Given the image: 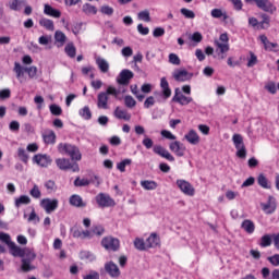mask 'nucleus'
Here are the masks:
<instances>
[{
  "instance_id": "40",
  "label": "nucleus",
  "mask_w": 279,
  "mask_h": 279,
  "mask_svg": "<svg viewBox=\"0 0 279 279\" xmlns=\"http://www.w3.org/2000/svg\"><path fill=\"white\" fill-rule=\"evenodd\" d=\"M269 15L262 14V22H259L260 29H269V23H270Z\"/></svg>"
},
{
  "instance_id": "36",
  "label": "nucleus",
  "mask_w": 279,
  "mask_h": 279,
  "mask_svg": "<svg viewBox=\"0 0 279 279\" xmlns=\"http://www.w3.org/2000/svg\"><path fill=\"white\" fill-rule=\"evenodd\" d=\"M134 246L136 250H140V252H144L147 250V242L141 238H136L134 241Z\"/></svg>"
},
{
  "instance_id": "43",
  "label": "nucleus",
  "mask_w": 279,
  "mask_h": 279,
  "mask_svg": "<svg viewBox=\"0 0 279 279\" xmlns=\"http://www.w3.org/2000/svg\"><path fill=\"white\" fill-rule=\"evenodd\" d=\"M257 182L263 189H269V181L267 180V177H265V174H259L257 178Z\"/></svg>"
},
{
  "instance_id": "50",
  "label": "nucleus",
  "mask_w": 279,
  "mask_h": 279,
  "mask_svg": "<svg viewBox=\"0 0 279 279\" xmlns=\"http://www.w3.org/2000/svg\"><path fill=\"white\" fill-rule=\"evenodd\" d=\"M0 241H2V243H5L8 247L13 243L12 238H10V234L3 232H0Z\"/></svg>"
},
{
  "instance_id": "52",
  "label": "nucleus",
  "mask_w": 279,
  "mask_h": 279,
  "mask_svg": "<svg viewBox=\"0 0 279 279\" xmlns=\"http://www.w3.org/2000/svg\"><path fill=\"white\" fill-rule=\"evenodd\" d=\"M100 12L102 14H107V16H112V14H114V9H112L110 5H102L100 8Z\"/></svg>"
},
{
  "instance_id": "45",
  "label": "nucleus",
  "mask_w": 279,
  "mask_h": 279,
  "mask_svg": "<svg viewBox=\"0 0 279 279\" xmlns=\"http://www.w3.org/2000/svg\"><path fill=\"white\" fill-rule=\"evenodd\" d=\"M259 245L260 247H269L271 245V235L265 234L262 236Z\"/></svg>"
},
{
  "instance_id": "16",
  "label": "nucleus",
  "mask_w": 279,
  "mask_h": 279,
  "mask_svg": "<svg viewBox=\"0 0 279 279\" xmlns=\"http://www.w3.org/2000/svg\"><path fill=\"white\" fill-rule=\"evenodd\" d=\"M33 161L39 167L47 168L51 165L52 160L49 155H35Z\"/></svg>"
},
{
  "instance_id": "4",
  "label": "nucleus",
  "mask_w": 279,
  "mask_h": 279,
  "mask_svg": "<svg viewBox=\"0 0 279 279\" xmlns=\"http://www.w3.org/2000/svg\"><path fill=\"white\" fill-rule=\"evenodd\" d=\"M58 151L59 154H66L70 156L71 160H82V153H80V148H77L75 145L60 143L58 145Z\"/></svg>"
},
{
  "instance_id": "38",
  "label": "nucleus",
  "mask_w": 279,
  "mask_h": 279,
  "mask_svg": "<svg viewBox=\"0 0 279 279\" xmlns=\"http://www.w3.org/2000/svg\"><path fill=\"white\" fill-rule=\"evenodd\" d=\"M64 51L66 56H69V58H75L77 50L75 49V45H73V43H70L65 46Z\"/></svg>"
},
{
  "instance_id": "41",
  "label": "nucleus",
  "mask_w": 279,
  "mask_h": 279,
  "mask_svg": "<svg viewBox=\"0 0 279 279\" xmlns=\"http://www.w3.org/2000/svg\"><path fill=\"white\" fill-rule=\"evenodd\" d=\"M130 165H132V159H124L117 165V169L121 171V173H125V167H130Z\"/></svg>"
},
{
  "instance_id": "26",
  "label": "nucleus",
  "mask_w": 279,
  "mask_h": 279,
  "mask_svg": "<svg viewBox=\"0 0 279 279\" xmlns=\"http://www.w3.org/2000/svg\"><path fill=\"white\" fill-rule=\"evenodd\" d=\"M71 206H75L76 208H84L86 203L82 199V196L74 194L70 197Z\"/></svg>"
},
{
  "instance_id": "63",
  "label": "nucleus",
  "mask_w": 279,
  "mask_h": 279,
  "mask_svg": "<svg viewBox=\"0 0 279 279\" xmlns=\"http://www.w3.org/2000/svg\"><path fill=\"white\" fill-rule=\"evenodd\" d=\"M83 279H99V272L90 270L89 274L83 277Z\"/></svg>"
},
{
  "instance_id": "33",
  "label": "nucleus",
  "mask_w": 279,
  "mask_h": 279,
  "mask_svg": "<svg viewBox=\"0 0 279 279\" xmlns=\"http://www.w3.org/2000/svg\"><path fill=\"white\" fill-rule=\"evenodd\" d=\"M262 208L266 215H271L276 210V203L271 202V198L267 204H262Z\"/></svg>"
},
{
  "instance_id": "59",
  "label": "nucleus",
  "mask_w": 279,
  "mask_h": 279,
  "mask_svg": "<svg viewBox=\"0 0 279 279\" xmlns=\"http://www.w3.org/2000/svg\"><path fill=\"white\" fill-rule=\"evenodd\" d=\"M250 56L251 58L248 59L247 66L252 68L255 66V64H257L258 58L256 57V54H254V52H250Z\"/></svg>"
},
{
  "instance_id": "17",
  "label": "nucleus",
  "mask_w": 279,
  "mask_h": 279,
  "mask_svg": "<svg viewBox=\"0 0 279 279\" xmlns=\"http://www.w3.org/2000/svg\"><path fill=\"white\" fill-rule=\"evenodd\" d=\"M260 43L264 45L266 51H279V46L277 43H271L265 35L259 36Z\"/></svg>"
},
{
  "instance_id": "3",
  "label": "nucleus",
  "mask_w": 279,
  "mask_h": 279,
  "mask_svg": "<svg viewBox=\"0 0 279 279\" xmlns=\"http://www.w3.org/2000/svg\"><path fill=\"white\" fill-rule=\"evenodd\" d=\"M229 40L230 38H228V34L226 33L221 34L219 39L215 40L216 53H218L219 60H226V53L230 51Z\"/></svg>"
},
{
  "instance_id": "44",
  "label": "nucleus",
  "mask_w": 279,
  "mask_h": 279,
  "mask_svg": "<svg viewBox=\"0 0 279 279\" xmlns=\"http://www.w3.org/2000/svg\"><path fill=\"white\" fill-rule=\"evenodd\" d=\"M34 268V266H32V262L27 260L25 258H22V271H32Z\"/></svg>"
},
{
  "instance_id": "48",
  "label": "nucleus",
  "mask_w": 279,
  "mask_h": 279,
  "mask_svg": "<svg viewBox=\"0 0 279 279\" xmlns=\"http://www.w3.org/2000/svg\"><path fill=\"white\" fill-rule=\"evenodd\" d=\"M24 256H22L21 258H25L26 260H34L36 258V253H34L33 251L28 250V248H24Z\"/></svg>"
},
{
  "instance_id": "2",
  "label": "nucleus",
  "mask_w": 279,
  "mask_h": 279,
  "mask_svg": "<svg viewBox=\"0 0 279 279\" xmlns=\"http://www.w3.org/2000/svg\"><path fill=\"white\" fill-rule=\"evenodd\" d=\"M120 90L112 86H109L106 92H101L97 96V106L100 110H108V95H112L116 99H119Z\"/></svg>"
},
{
  "instance_id": "27",
  "label": "nucleus",
  "mask_w": 279,
  "mask_h": 279,
  "mask_svg": "<svg viewBox=\"0 0 279 279\" xmlns=\"http://www.w3.org/2000/svg\"><path fill=\"white\" fill-rule=\"evenodd\" d=\"M241 228L244 232H247V234H254V230H256V226L250 219L244 220L241 225Z\"/></svg>"
},
{
  "instance_id": "11",
  "label": "nucleus",
  "mask_w": 279,
  "mask_h": 279,
  "mask_svg": "<svg viewBox=\"0 0 279 279\" xmlns=\"http://www.w3.org/2000/svg\"><path fill=\"white\" fill-rule=\"evenodd\" d=\"M177 186L184 193V195H189V197H193L195 195V187L186 180H178Z\"/></svg>"
},
{
  "instance_id": "46",
  "label": "nucleus",
  "mask_w": 279,
  "mask_h": 279,
  "mask_svg": "<svg viewBox=\"0 0 279 279\" xmlns=\"http://www.w3.org/2000/svg\"><path fill=\"white\" fill-rule=\"evenodd\" d=\"M124 106H126V108H134L136 106V100L132 96H125Z\"/></svg>"
},
{
  "instance_id": "61",
  "label": "nucleus",
  "mask_w": 279,
  "mask_h": 279,
  "mask_svg": "<svg viewBox=\"0 0 279 279\" xmlns=\"http://www.w3.org/2000/svg\"><path fill=\"white\" fill-rule=\"evenodd\" d=\"M10 10H14L15 12H19L21 10V2L19 0H13L9 3Z\"/></svg>"
},
{
  "instance_id": "62",
  "label": "nucleus",
  "mask_w": 279,
  "mask_h": 279,
  "mask_svg": "<svg viewBox=\"0 0 279 279\" xmlns=\"http://www.w3.org/2000/svg\"><path fill=\"white\" fill-rule=\"evenodd\" d=\"M191 40H193V43H199L201 40L204 39V37L202 36V33L196 32L193 35H190Z\"/></svg>"
},
{
  "instance_id": "34",
  "label": "nucleus",
  "mask_w": 279,
  "mask_h": 279,
  "mask_svg": "<svg viewBox=\"0 0 279 279\" xmlns=\"http://www.w3.org/2000/svg\"><path fill=\"white\" fill-rule=\"evenodd\" d=\"M32 203V198H29V196L27 195H22L19 198L15 199V206L16 208H21V206L23 205H27Z\"/></svg>"
},
{
  "instance_id": "21",
  "label": "nucleus",
  "mask_w": 279,
  "mask_h": 279,
  "mask_svg": "<svg viewBox=\"0 0 279 279\" xmlns=\"http://www.w3.org/2000/svg\"><path fill=\"white\" fill-rule=\"evenodd\" d=\"M160 245V238L156 233H151L146 240V247L150 250L151 247H158Z\"/></svg>"
},
{
  "instance_id": "18",
  "label": "nucleus",
  "mask_w": 279,
  "mask_h": 279,
  "mask_svg": "<svg viewBox=\"0 0 279 279\" xmlns=\"http://www.w3.org/2000/svg\"><path fill=\"white\" fill-rule=\"evenodd\" d=\"M173 77L177 82H189L193 77V74H190L186 70H175Z\"/></svg>"
},
{
  "instance_id": "53",
  "label": "nucleus",
  "mask_w": 279,
  "mask_h": 279,
  "mask_svg": "<svg viewBox=\"0 0 279 279\" xmlns=\"http://www.w3.org/2000/svg\"><path fill=\"white\" fill-rule=\"evenodd\" d=\"M169 62L170 64H174L175 66H180V57L175 53H170L169 54Z\"/></svg>"
},
{
  "instance_id": "60",
  "label": "nucleus",
  "mask_w": 279,
  "mask_h": 279,
  "mask_svg": "<svg viewBox=\"0 0 279 279\" xmlns=\"http://www.w3.org/2000/svg\"><path fill=\"white\" fill-rule=\"evenodd\" d=\"M181 14H183L185 19H195V12L189 9H181Z\"/></svg>"
},
{
  "instance_id": "35",
  "label": "nucleus",
  "mask_w": 279,
  "mask_h": 279,
  "mask_svg": "<svg viewBox=\"0 0 279 279\" xmlns=\"http://www.w3.org/2000/svg\"><path fill=\"white\" fill-rule=\"evenodd\" d=\"M83 12L85 14H87L88 16H93V15L97 14V8L93 4L86 3L83 5Z\"/></svg>"
},
{
  "instance_id": "30",
  "label": "nucleus",
  "mask_w": 279,
  "mask_h": 279,
  "mask_svg": "<svg viewBox=\"0 0 279 279\" xmlns=\"http://www.w3.org/2000/svg\"><path fill=\"white\" fill-rule=\"evenodd\" d=\"M160 86L162 88L163 97L169 99V97H171V88H169V82H167L166 77L161 78Z\"/></svg>"
},
{
  "instance_id": "7",
  "label": "nucleus",
  "mask_w": 279,
  "mask_h": 279,
  "mask_svg": "<svg viewBox=\"0 0 279 279\" xmlns=\"http://www.w3.org/2000/svg\"><path fill=\"white\" fill-rule=\"evenodd\" d=\"M245 3H255L256 8L263 12H268L269 14H274L277 10L276 5L269 0H245Z\"/></svg>"
},
{
  "instance_id": "49",
  "label": "nucleus",
  "mask_w": 279,
  "mask_h": 279,
  "mask_svg": "<svg viewBox=\"0 0 279 279\" xmlns=\"http://www.w3.org/2000/svg\"><path fill=\"white\" fill-rule=\"evenodd\" d=\"M211 16L214 19H221V16H223V19H228V15L226 13H223V11H221V9L211 10Z\"/></svg>"
},
{
  "instance_id": "24",
  "label": "nucleus",
  "mask_w": 279,
  "mask_h": 279,
  "mask_svg": "<svg viewBox=\"0 0 279 279\" xmlns=\"http://www.w3.org/2000/svg\"><path fill=\"white\" fill-rule=\"evenodd\" d=\"M43 138L44 143H46L47 145H53V143H56V132H53L52 130H47L43 134Z\"/></svg>"
},
{
  "instance_id": "55",
  "label": "nucleus",
  "mask_w": 279,
  "mask_h": 279,
  "mask_svg": "<svg viewBox=\"0 0 279 279\" xmlns=\"http://www.w3.org/2000/svg\"><path fill=\"white\" fill-rule=\"evenodd\" d=\"M88 184H90V180L88 179L76 178L74 181V185L76 186H88Z\"/></svg>"
},
{
  "instance_id": "56",
  "label": "nucleus",
  "mask_w": 279,
  "mask_h": 279,
  "mask_svg": "<svg viewBox=\"0 0 279 279\" xmlns=\"http://www.w3.org/2000/svg\"><path fill=\"white\" fill-rule=\"evenodd\" d=\"M104 232H106V230L101 226H96V227H93V229H92L93 236H95V234L97 236H101V234H104Z\"/></svg>"
},
{
  "instance_id": "5",
  "label": "nucleus",
  "mask_w": 279,
  "mask_h": 279,
  "mask_svg": "<svg viewBox=\"0 0 279 279\" xmlns=\"http://www.w3.org/2000/svg\"><path fill=\"white\" fill-rule=\"evenodd\" d=\"M56 165L58 167V169H60L61 171H73L74 173H77V171H80V165H77L76 162H71L70 159L66 158H58L56 159Z\"/></svg>"
},
{
  "instance_id": "57",
  "label": "nucleus",
  "mask_w": 279,
  "mask_h": 279,
  "mask_svg": "<svg viewBox=\"0 0 279 279\" xmlns=\"http://www.w3.org/2000/svg\"><path fill=\"white\" fill-rule=\"evenodd\" d=\"M28 221L33 223H40V217H38L36 210L32 209V213L28 217Z\"/></svg>"
},
{
  "instance_id": "22",
  "label": "nucleus",
  "mask_w": 279,
  "mask_h": 279,
  "mask_svg": "<svg viewBox=\"0 0 279 279\" xmlns=\"http://www.w3.org/2000/svg\"><path fill=\"white\" fill-rule=\"evenodd\" d=\"M44 14H47V16H52L53 19H60V16H62V13L60 12V10L53 9L49 4H45Z\"/></svg>"
},
{
  "instance_id": "8",
  "label": "nucleus",
  "mask_w": 279,
  "mask_h": 279,
  "mask_svg": "<svg viewBox=\"0 0 279 279\" xmlns=\"http://www.w3.org/2000/svg\"><path fill=\"white\" fill-rule=\"evenodd\" d=\"M101 245L109 252H117L121 246L119 239L112 236H106L101 240Z\"/></svg>"
},
{
  "instance_id": "23",
  "label": "nucleus",
  "mask_w": 279,
  "mask_h": 279,
  "mask_svg": "<svg viewBox=\"0 0 279 279\" xmlns=\"http://www.w3.org/2000/svg\"><path fill=\"white\" fill-rule=\"evenodd\" d=\"M113 114L116 119H123V121H130L132 119V116L125 109H121V107H117Z\"/></svg>"
},
{
  "instance_id": "6",
  "label": "nucleus",
  "mask_w": 279,
  "mask_h": 279,
  "mask_svg": "<svg viewBox=\"0 0 279 279\" xmlns=\"http://www.w3.org/2000/svg\"><path fill=\"white\" fill-rule=\"evenodd\" d=\"M234 147L236 149L238 158H247V149H245V144L243 143V136L241 134H234L232 137Z\"/></svg>"
},
{
  "instance_id": "54",
  "label": "nucleus",
  "mask_w": 279,
  "mask_h": 279,
  "mask_svg": "<svg viewBox=\"0 0 279 279\" xmlns=\"http://www.w3.org/2000/svg\"><path fill=\"white\" fill-rule=\"evenodd\" d=\"M29 194L35 199H40L41 193H40V189L38 187V185H34L33 189L31 190Z\"/></svg>"
},
{
  "instance_id": "29",
  "label": "nucleus",
  "mask_w": 279,
  "mask_h": 279,
  "mask_svg": "<svg viewBox=\"0 0 279 279\" xmlns=\"http://www.w3.org/2000/svg\"><path fill=\"white\" fill-rule=\"evenodd\" d=\"M54 40L58 47H64V43H66V35L62 31H57L54 33Z\"/></svg>"
},
{
  "instance_id": "1",
  "label": "nucleus",
  "mask_w": 279,
  "mask_h": 279,
  "mask_svg": "<svg viewBox=\"0 0 279 279\" xmlns=\"http://www.w3.org/2000/svg\"><path fill=\"white\" fill-rule=\"evenodd\" d=\"M13 71L16 74V78L19 80L20 84L25 82V73H27L29 80H34V77L38 75V68L36 65L23 66L19 62L14 63Z\"/></svg>"
},
{
  "instance_id": "58",
  "label": "nucleus",
  "mask_w": 279,
  "mask_h": 279,
  "mask_svg": "<svg viewBox=\"0 0 279 279\" xmlns=\"http://www.w3.org/2000/svg\"><path fill=\"white\" fill-rule=\"evenodd\" d=\"M9 130H11V132H19V130H21V123H19L16 120L11 121L9 124Z\"/></svg>"
},
{
  "instance_id": "37",
  "label": "nucleus",
  "mask_w": 279,
  "mask_h": 279,
  "mask_svg": "<svg viewBox=\"0 0 279 279\" xmlns=\"http://www.w3.org/2000/svg\"><path fill=\"white\" fill-rule=\"evenodd\" d=\"M17 157L25 165L29 162V155H27V151L25 150V148H17Z\"/></svg>"
},
{
  "instance_id": "31",
  "label": "nucleus",
  "mask_w": 279,
  "mask_h": 279,
  "mask_svg": "<svg viewBox=\"0 0 279 279\" xmlns=\"http://www.w3.org/2000/svg\"><path fill=\"white\" fill-rule=\"evenodd\" d=\"M141 186L145 189V191H156L158 189V183L156 181L144 180L141 181Z\"/></svg>"
},
{
  "instance_id": "9",
  "label": "nucleus",
  "mask_w": 279,
  "mask_h": 279,
  "mask_svg": "<svg viewBox=\"0 0 279 279\" xmlns=\"http://www.w3.org/2000/svg\"><path fill=\"white\" fill-rule=\"evenodd\" d=\"M96 203L98 204V206L100 208H110L112 206H114V199H112V197H110V195L105 194V193H99L96 196Z\"/></svg>"
},
{
  "instance_id": "47",
  "label": "nucleus",
  "mask_w": 279,
  "mask_h": 279,
  "mask_svg": "<svg viewBox=\"0 0 279 279\" xmlns=\"http://www.w3.org/2000/svg\"><path fill=\"white\" fill-rule=\"evenodd\" d=\"M80 258L82 260H95V255H93L90 252L83 251L80 253Z\"/></svg>"
},
{
  "instance_id": "14",
  "label": "nucleus",
  "mask_w": 279,
  "mask_h": 279,
  "mask_svg": "<svg viewBox=\"0 0 279 279\" xmlns=\"http://www.w3.org/2000/svg\"><path fill=\"white\" fill-rule=\"evenodd\" d=\"M169 149H170V151L175 154L179 158H182V156H184V153L186 151V147L184 146V144H182L178 141L170 143Z\"/></svg>"
},
{
  "instance_id": "25",
  "label": "nucleus",
  "mask_w": 279,
  "mask_h": 279,
  "mask_svg": "<svg viewBox=\"0 0 279 279\" xmlns=\"http://www.w3.org/2000/svg\"><path fill=\"white\" fill-rule=\"evenodd\" d=\"M9 250L12 256H20V257L25 256V248H21L14 242L9 244Z\"/></svg>"
},
{
  "instance_id": "28",
  "label": "nucleus",
  "mask_w": 279,
  "mask_h": 279,
  "mask_svg": "<svg viewBox=\"0 0 279 279\" xmlns=\"http://www.w3.org/2000/svg\"><path fill=\"white\" fill-rule=\"evenodd\" d=\"M96 64L99 68V70L101 71V73H108V71L110 70V64L104 58H97Z\"/></svg>"
},
{
  "instance_id": "32",
  "label": "nucleus",
  "mask_w": 279,
  "mask_h": 279,
  "mask_svg": "<svg viewBox=\"0 0 279 279\" xmlns=\"http://www.w3.org/2000/svg\"><path fill=\"white\" fill-rule=\"evenodd\" d=\"M39 25L41 27H45V29H48V32H53V29H56L53 25V21L46 17H43L41 20H39Z\"/></svg>"
},
{
  "instance_id": "42",
  "label": "nucleus",
  "mask_w": 279,
  "mask_h": 279,
  "mask_svg": "<svg viewBox=\"0 0 279 279\" xmlns=\"http://www.w3.org/2000/svg\"><path fill=\"white\" fill-rule=\"evenodd\" d=\"M80 114L86 121H88L93 118V113L90 112V108H88L87 106H85L83 109L80 110Z\"/></svg>"
},
{
  "instance_id": "19",
  "label": "nucleus",
  "mask_w": 279,
  "mask_h": 279,
  "mask_svg": "<svg viewBox=\"0 0 279 279\" xmlns=\"http://www.w3.org/2000/svg\"><path fill=\"white\" fill-rule=\"evenodd\" d=\"M172 101L180 104V106H189V104L193 101V98L186 97L184 94L178 93V90H175Z\"/></svg>"
},
{
  "instance_id": "15",
  "label": "nucleus",
  "mask_w": 279,
  "mask_h": 279,
  "mask_svg": "<svg viewBox=\"0 0 279 279\" xmlns=\"http://www.w3.org/2000/svg\"><path fill=\"white\" fill-rule=\"evenodd\" d=\"M105 270L111 278H119V276H121V270L119 269V266L114 264V262L106 263Z\"/></svg>"
},
{
  "instance_id": "13",
  "label": "nucleus",
  "mask_w": 279,
  "mask_h": 279,
  "mask_svg": "<svg viewBox=\"0 0 279 279\" xmlns=\"http://www.w3.org/2000/svg\"><path fill=\"white\" fill-rule=\"evenodd\" d=\"M154 154H157V156H160L161 158H166V160H169V162H173L175 160V157L169 153L165 147L160 145H156L153 148Z\"/></svg>"
},
{
  "instance_id": "12",
  "label": "nucleus",
  "mask_w": 279,
  "mask_h": 279,
  "mask_svg": "<svg viewBox=\"0 0 279 279\" xmlns=\"http://www.w3.org/2000/svg\"><path fill=\"white\" fill-rule=\"evenodd\" d=\"M134 77V72L130 70H122L117 77V83L120 86H128L130 84V80Z\"/></svg>"
},
{
  "instance_id": "10",
  "label": "nucleus",
  "mask_w": 279,
  "mask_h": 279,
  "mask_svg": "<svg viewBox=\"0 0 279 279\" xmlns=\"http://www.w3.org/2000/svg\"><path fill=\"white\" fill-rule=\"evenodd\" d=\"M59 201L57 198H44L40 201V206L44 208V210L47 213V215H51V213H54V210L58 209Z\"/></svg>"
},
{
  "instance_id": "51",
  "label": "nucleus",
  "mask_w": 279,
  "mask_h": 279,
  "mask_svg": "<svg viewBox=\"0 0 279 279\" xmlns=\"http://www.w3.org/2000/svg\"><path fill=\"white\" fill-rule=\"evenodd\" d=\"M50 112L54 117H60V114H62V108L58 105H50Z\"/></svg>"
},
{
  "instance_id": "20",
  "label": "nucleus",
  "mask_w": 279,
  "mask_h": 279,
  "mask_svg": "<svg viewBox=\"0 0 279 279\" xmlns=\"http://www.w3.org/2000/svg\"><path fill=\"white\" fill-rule=\"evenodd\" d=\"M185 141L190 143V145H199V134L195 130H190L185 135H184Z\"/></svg>"
},
{
  "instance_id": "64",
  "label": "nucleus",
  "mask_w": 279,
  "mask_h": 279,
  "mask_svg": "<svg viewBox=\"0 0 279 279\" xmlns=\"http://www.w3.org/2000/svg\"><path fill=\"white\" fill-rule=\"evenodd\" d=\"M268 260H269V263H271V265H275V267H278V265H279V255L276 254L271 257H268Z\"/></svg>"
},
{
  "instance_id": "39",
  "label": "nucleus",
  "mask_w": 279,
  "mask_h": 279,
  "mask_svg": "<svg viewBox=\"0 0 279 279\" xmlns=\"http://www.w3.org/2000/svg\"><path fill=\"white\" fill-rule=\"evenodd\" d=\"M137 19L140 21H144L145 23H149L151 21V16L149 15V11L148 10L141 11L137 14Z\"/></svg>"
}]
</instances>
